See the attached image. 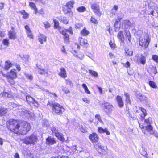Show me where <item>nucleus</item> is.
<instances>
[{
  "instance_id": "1",
  "label": "nucleus",
  "mask_w": 158,
  "mask_h": 158,
  "mask_svg": "<svg viewBox=\"0 0 158 158\" xmlns=\"http://www.w3.org/2000/svg\"><path fill=\"white\" fill-rule=\"evenodd\" d=\"M21 121L11 119L7 123L8 129L11 131L17 134H19Z\"/></svg>"
},
{
  "instance_id": "2",
  "label": "nucleus",
  "mask_w": 158,
  "mask_h": 158,
  "mask_svg": "<svg viewBox=\"0 0 158 158\" xmlns=\"http://www.w3.org/2000/svg\"><path fill=\"white\" fill-rule=\"evenodd\" d=\"M31 128V127L30 123L25 121H21L19 134L25 135L30 130Z\"/></svg>"
},
{
  "instance_id": "3",
  "label": "nucleus",
  "mask_w": 158,
  "mask_h": 158,
  "mask_svg": "<svg viewBox=\"0 0 158 158\" xmlns=\"http://www.w3.org/2000/svg\"><path fill=\"white\" fill-rule=\"evenodd\" d=\"M52 107V112L55 115H61L65 111L62 106L58 103L53 104Z\"/></svg>"
},
{
  "instance_id": "4",
  "label": "nucleus",
  "mask_w": 158,
  "mask_h": 158,
  "mask_svg": "<svg viewBox=\"0 0 158 158\" xmlns=\"http://www.w3.org/2000/svg\"><path fill=\"white\" fill-rule=\"evenodd\" d=\"M23 142L26 144H34L38 141L37 136L34 134L27 136L23 139Z\"/></svg>"
},
{
  "instance_id": "5",
  "label": "nucleus",
  "mask_w": 158,
  "mask_h": 158,
  "mask_svg": "<svg viewBox=\"0 0 158 158\" xmlns=\"http://www.w3.org/2000/svg\"><path fill=\"white\" fill-rule=\"evenodd\" d=\"M51 130L53 135H54L59 140L62 141H64L65 140V139L63 137V134L60 132L57 129L53 127L51 128Z\"/></svg>"
},
{
  "instance_id": "6",
  "label": "nucleus",
  "mask_w": 158,
  "mask_h": 158,
  "mask_svg": "<svg viewBox=\"0 0 158 158\" xmlns=\"http://www.w3.org/2000/svg\"><path fill=\"white\" fill-rule=\"evenodd\" d=\"M59 31L64 35L65 41L66 42H68L69 39V35L66 33V32H68L69 34H72V29L70 28L68 30L65 29L64 28L60 27L59 29Z\"/></svg>"
},
{
  "instance_id": "7",
  "label": "nucleus",
  "mask_w": 158,
  "mask_h": 158,
  "mask_svg": "<svg viewBox=\"0 0 158 158\" xmlns=\"http://www.w3.org/2000/svg\"><path fill=\"white\" fill-rule=\"evenodd\" d=\"M150 41V39L148 36L142 38L139 41L140 46L144 47L145 48L148 47Z\"/></svg>"
},
{
  "instance_id": "8",
  "label": "nucleus",
  "mask_w": 158,
  "mask_h": 158,
  "mask_svg": "<svg viewBox=\"0 0 158 158\" xmlns=\"http://www.w3.org/2000/svg\"><path fill=\"white\" fill-rule=\"evenodd\" d=\"M91 6L93 12L98 16H100L102 12L100 11L99 6L97 4L93 3L91 4Z\"/></svg>"
},
{
  "instance_id": "9",
  "label": "nucleus",
  "mask_w": 158,
  "mask_h": 158,
  "mask_svg": "<svg viewBox=\"0 0 158 158\" xmlns=\"http://www.w3.org/2000/svg\"><path fill=\"white\" fill-rule=\"evenodd\" d=\"M103 107L104 111L107 113H110L113 110V106L109 102L105 103L104 104Z\"/></svg>"
},
{
  "instance_id": "10",
  "label": "nucleus",
  "mask_w": 158,
  "mask_h": 158,
  "mask_svg": "<svg viewBox=\"0 0 158 158\" xmlns=\"http://www.w3.org/2000/svg\"><path fill=\"white\" fill-rule=\"evenodd\" d=\"M15 69H12L8 75H5L2 73L3 76L6 78L10 77L12 78H16L17 77V74Z\"/></svg>"
},
{
  "instance_id": "11",
  "label": "nucleus",
  "mask_w": 158,
  "mask_h": 158,
  "mask_svg": "<svg viewBox=\"0 0 158 158\" xmlns=\"http://www.w3.org/2000/svg\"><path fill=\"white\" fill-rule=\"evenodd\" d=\"M95 147L99 153L101 154L104 153L106 149L105 147L102 146L100 143H98Z\"/></svg>"
},
{
  "instance_id": "12",
  "label": "nucleus",
  "mask_w": 158,
  "mask_h": 158,
  "mask_svg": "<svg viewBox=\"0 0 158 158\" xmlns=\"http://www.w3.org/2000/svg\"><path fill=\"white\" fill-rule=\"evenodd\" d=\"M147 131V133H149L150 134L153 135L156 137L158 138V133L153 130V128L150 125H148L146 128Z\"/></svg>"
},
{
  "instance_id": "13",
  "label": "nucleus",
  "mask_w": 158,
  "mask_h": 158,
  "mask_svg": "<svg viewBox=\"0 0 158 158\" xmlns=\"http://www.w3.org/2000/svg\"><path fill=\"white\" fill-rule=\"evenodd\" d=\"M89 137L90 140L93 143L97 142L99 139V137L98 135L95 133L90 134Z\"/></svg>"
},
{
  "instance_id": "14",
  "label": "nucleus",
  "mask_w": 158,
  "mask_h": 158,
  "mask_svg": "<svg viewBox=\"0 0 158 158\" xmlns=\"http://www.w3.org/2000/svg\"><path fill=\"white\" fill-rule=\"evenodd\" d=\"M26 99L28 103H32L33 104H34L35 106L38 105L37 102L36 101L34 98L28 95H27L26 97Z\"/></svg>"
},
{
  "instance_id": "15",
  "label": "nucleus",
  "mask_w": 158,
  "mask_h": 158,
  "mask_svg": "<svg viewBox=\"0 0 158 158\" xmlns=\"http://www.w3.org/2000/svg\"><path fill=\"white\" fill-rule=\"evenodd\" d=\"M9 38L12 40H15L16 38V33L14 31V27H11V30L8 32Z\"/></svg>"
},
{
  "instance_id": "16",
  "label": "nucleus",
  "mask_w": 158,
  "mask_h": 158,
  "mask_svg": "<svg viewBox=\"0 0 158 158\" xmlns=\"http://www.w3.org/2000/svg\"><path fill=\"white\" fill-rule=\"evenodd\" d=\"M46 143L49 145H52L56 143V141L54 138L48 136L46 139Z\"/></svg>"
},
{
  "instance_id": "17",
  "label": "nucleus",
  "mask_w": 158,
  "mask_h": 158,
  "mask_svg": "<svg viewBox=\"0 0 158 158\" xmlns=\"http://www.w3.org/2000/svg\"><path fill=\"white\" fill-rule=\"evenodd\" d=\"M13 106V107H17V109L19 110V112H23L24 113H26L27 112V111L25 109L23 108L21 106L17 105L15 104H14Z\"/></svg>"
},
{
  "instance_id": "18",
  "label": "nucleus",
  "mask_w": 158,
  "mask_h": 158,
  "mask_svg": "<svg viewBox=\"0 0 158 158\" xmlns=\"http://www.w3.org/2000/svg\"><path fill=\"white\" fill-rule=\"evenodd\" d=\"M58 75L62 78H65L67 77L66 72L64 68L62 67L60 69V72Z\"/></svg>"
},
{
  "instance_id": "19",
  "label": "nucleus",
  "mask_w": 158,
  "mask_h": 158,
  "mask_svg": "<svg viewBox=\"0 0 158 158\" xmlns=\"http://www.w3.org/2000/svg\"><path fill=\"white\" fill-rule=\"evenodd\" d=\"M118 6L117 5H114L113 8L111 10L110 16L113 17L115 15L118 9Z\"/></svg>"
},
{
  "instance_id": "20",
  "label": "nucleus",
  "mask_w": 158,
  "mask_h": 158,
  "mask_svg": "<svg viewBox=\"0 0 158 158\" xmlns=\"http://www.w3.org/2000/svg\"><path fill=\"white\" fill-rule=\"evenodd\" d=\"M116 100L118 102V106L120 107H122L124 106L123 102L122 100V97L119 95L117 96Z\"/></svg>"
},
{
  "instance_id": "21",
  "label": "nucleus",
  "mask_w": 158,
  "mask_h": 158,
  "mask_svg": "<svg viewBox=\"0 0 158 158\" xmlns=\"http://www.w3.org/2000/svg\"><path fill=\"white\" fill-rule=\"evenodd\" d=\"M98 131L100 133H105L107 135H110V132L106 128L103 129L101 127H98Z\"/></svg>"
},
{
  "instance_id": "22",
  "label": "nucleus",
  "mask_w": 158,
  "mask_h": 158,
  "mask_svg": "<svg viewBox=\"0 0 158 158\" xmlns=\"http://www.w3.org/2000/svg\"><path fill=\"white\" fill-rule=\"evenodd\" d=\"M149 71H150V73L152 74H156L157 72L156 67L155 66H151L148 69Z\"/></svg>"
},
{
  "instance_id": "23",
  "label": "nucleus",
  "mask_w": 158,
  "mask_h": 158,
  "mask_svg": "<svg viewBox=\"0 0 158 158\" xmlns=\"http://www.w3.org/2000/svg\"><path fill=\"white\" fill-rule=\"evenodd\" d=\"M38 40L41 44H43L44 42L46 41V37L43 35L40 34L39 36Z\"/></svg>"
},
{
  "instance_id": "24",
  "label": "nucleus",
  "mask_w": 158,
  "mask_h": 158,
  "mask_svg": "<svg viewBox=\"0 0 158 158\" xmlns=\"http://www.w3.org/2000/svg\"><path fill=\"white\" fill-rule=\"evenodd\" d=\"M80 44L82 46H84L87 44V40L85 39L79 37L78 39Z\"/></svg>"
},
{
  "instance_id": "25",
  "label": "nucleus",
  "mask_w": 158,
  "mask_h": 158,
  "mask_svg": "<svg viewBox=\"0 0 158 158\" xmlns=\"http://www.w3.org/2000/svg\"><path fill=\"white\" fill-rule=\"evenodd\" d=\"M124 34L126 37L127 38L129 42H131V35L129 31L127 29H125L124 30Z\"/></svg>"
},
{
  "instance_id": "26",
  "label": "nucleus",
  "mask_w": 158,
  "mask_h": 158,
  "mask_svg": "<svg viewBox=\"0 0 158 158\" xmlns=\"http://www.w3.org/2000/svg\"><path fill=\"white\" fill-rule=\"evenodd\" d=\"M139 123L140 127L142 129V132L144 133V134L145 135H147V131L146 129V128L148 127V126H145V124H144L143 125V124H141L139 122Z\"/></svg>"
},
{
  "instance_id": "27",
  "label": "nucleus",
  "mask_w": 158,
  "mask_h": 158,
  "mask_svg": "<svg viewBox=\"0 0 158 158\" xmlns=\"http://www.w3.org/2000/svg\"><path fill=\"white\" fill-rule=\"evenodd\" d=\"M117 36L118 39L122 42H123L124 41V37L122 31H120L118 33Z\"/></svg>"
},
{
  "instance_id": "28",
  "label": "nucleus",
  "mask_w": 158,
  "mask_h": 158,
  "mask_svg": "<svg viewBox=\"0 0 158 158\" xmlns=\"http://www.w3.org/2000/svg\"><path fill=\"white\" fill-rule=\"evenodd\" d=\"M12 64L9 60L6 61L5 63L4 69L6 70H8L12 66Z\"/></svg>"
},
{
  "instance_id": "29",
  "label": "nucleus",
  "mask_w": 158,
  "mask_h": 158,
  "mask_svg": "<svg viewBox=\"0 0 158 158\" xmlns=\"http://www.w3.org/2000/svg\"><path fill=\"white\" fill-rule=\"evenodd\" d=\"M40 89L44 91V92L46 93V94H47L48 95H50V94H52L53 96L54 97H57V94L55 93H51L49 92L48 90L44 89L43 88H41Z\"/></svg>"
},
{
  "instance_id": "30",
  "label": "nucleus",
  "mask_w": 158,
  "mask_h": 158,
  "mask_svg": "<svg viewBox=\"0 0 158 158\" xmlns=\"http://www.w3.org/2000/svg\"><path fill=\"white\" fill-rule=\"evenodd\" d=\"M81 33L82 35L86 36L89 34V32L88 31L86 30L85 27L81 31Z\"/></svg>"
},
{
  "instance_id": "31",
  "label": "nucleus",
  "mask_w": 158,
  "mask_h": 158,
  "mask_svg": "<svg viewBox=\"0 0 158 158\" xmlns=\"http://www.w3.org/2000/svg\"><path fill=\"white\" fill-rule=\"evenodd\" d=\"M74 1H71L68 2L65 6L69 8V9H71L73 7V5L74 4Z\"/></svg>"
},
{
  "instance_id": "32",
  "label": "nucleus",
  "mask_w": 158,
  "mask_h": 158,
  "mask_svg": "<svg viewBox=\"0 0 158 158\" xmlns=\"http://www.w3.org/2000/svg\"><path fill=\"white\" fill-rule=\"evenodd\" d=\"M29 6L31 8L34 10L35 14H37L38 12L35 3L33 2H30Z\"/></svg>"
},
{
  "instance_id": "33",
  "label": "nucleus",
  "mask_w": 158,
  "mask_h": 158,
  "mask_svg": "<svg viewBox=\"0 0 158 158\" xmlns=\"http://www.w3.org/2000/svg\"><path fill=\"white\" fill-rule=\"evenodd\" d=\"M7 109L3 107L0 108V116L3 115L7 113Z\"/></svg>"
},
{
  "instance_id": "34",
  "label": "nucleus",
  "mask_w": 158,
  "mask_h": 158,
  "mask_svg": "<svg viewBox=\"0 0 158 158\" xmlns=\"http://www.w3.org/2000/svg\"><path fill=\"white\" fill-rule=\"evenodd\" d=\"M137 98L141 101L146 100L147 98L145 96L141 94H139L137 95Z\"/></svg>"
},
{
  "instance_id": "35",
  "label": "nucleus",
  "mask_w": 158,
  "mask_h": 158,
  "mask_svg": "<svg viewBox=\"0 0 158 158\" xmlns=\"http://www.w3.org/2000/svg\"><path fill=\"white\" fill-rule=\"evenodd\" d=\"M152 122V119L151 118H149L147 119H146L144 121V123L145 126H148L150 125V124Z\"/></svg>"
},
{
  "instance_id": "36",
  "label": "nucleus",
  "mask_w": 158,
  "mask_h": 158,
  "mask_svg": "<svg viewBox=\"0 0 158 158\" xmlns=\"http://www.w3.org/2000/svg\"><path fill=\"white\" fill-rule=\"evenodd\" d=\"M125 51L126 56H131L133 55V52L132 50L128 49H125Z\"/></svg>"
},
{
  "instance_id": "37",
  "label": "nucleus",
  "mask_w": 158,
  "mask_h": 158,
  "mask_svg": "<svg viewBox=\"0 0 158 158\" xmlns=\"http://www.w3.org/2000/svg\"><path fill=\"white\" fill-rule=\"evenodd\" d=\"M124 95L126 97V102L128 103L131 104V101L128 94L127 93H126L124 94Z\"/></svg>"
},
{
  "instance_id": "38",
  "label": "nucleus",
  "mask_w": 158,
  "mask_h": 158,
  "mask_svg": "<svg viewBox=\"0 0 158 158\" xmlns=\"http://www.w3.org/2000/svg\"><path fill=\"white\" fill-rule=\"evenodd\" d=\"M89 72L90 74L92 76H94L95 77H98V73L96 72L91 70H89Z\"/></svg>"
},
{
  "instance_id": "39",
  "label": "nucleus",
  "mask_w": 158,
  "mask_h": 158,
  "mask_svg": "<svg viewBox=\"0 0 158 158\" xmlns=\"http://www.w3.org/2000/svg\"><path fill=\"white\" fill-rule=\"evenodd\" d=\"M63 10L64 13L65 14H67L69 12H70L71 11V10L65 6L64 7Z\"/></svg>"
},
{
  "instance_id": "40",
  "label": "nucleus",
  "mask_w": 158,
  "mask_h": 158,
  "mask_svg": "<svg viewBox=\"0 0 158 158\" xmlns=\"http://www.w3.org/2000/svg\"><path fill=\"white\" fill-rule=\"evenodd\" d=\"M149 85L152 88H156L157 86L155 83L153 81H150L149 82Z\"/></svg>"
},
{
  "instance_id": "41",
  "label": "nucleus",
  "mask_w": 158,
  "mask_h": 158,
  "mask_svg": "<svg viewBox=\"0 0 158 158\" xmlns=\"http://www.w3.org/2000/svg\"><path fill=\"white\" fill-rule=\"evenodd\" d=\"M143 151L141 152V154L144 157H145L146 158H148V155L147 154V152L145 150V148H143Z\"/></svg>"
},
{
  "instance_id": "42",
  "label": "nucleus",
  "mask_w": 158,
  "mask_h": 158,
  "mask_svg": "<svg viewBox=\"0 0 158 158\" xmlns=\"http://www.w3.org/2000/svg\"><path fill=\"white\" fill-rule=\"evenodd\" d=\"M77 10L79 12H84L86 10V9L85 7L82 6L77 8Z\"/></svg>"
},
{
  "instance_id": "43",
  "label": "nucleus",
  "mask_w": 158,
  "mask_h": 158,
  "mask_svg": "<svg viewBox=\"0 0 158 158\" xmlns=\"http://www.w3.org/2000/svg\"><path fill=\"white\" fill-rule=\"evenodd\" d=\"M76 57L82 60L84 57V55L83 53L79 52L78 54L76 55Z\"/></svg>"
},
{
  "instance_id": "44",
  "label": "nucleus",
  "mask_w": 158,
  "mask_h": 158,
  "mask_svg": "<svg viewBox=\"0 0 158 158\" xmlns=\"http://www.w3.org/2000/svg\"><path fill=\"white\" fill-rule=\"evenodd\" d=\"M53 21L54 23V27L56 28H58L59 30L60 27H59V23L58 21L56 19H53Z\"/></svg>"
},
{
  "instance_id": "45",
  "label": "nucleus",
  "mask_w": 158,
  "mask_h": 158,
  "mask_svg": "<svg viewBox=\"0 0 158 158\" xmlns=\"http://www.w3.org/2000/svg\"><path fill=\"white\" fill-rule=\"evenodd\" d=\"M139 60L140 63L144 65L145 64L146 62V58L144 56H142L140 58Z\"/></svg>"
},
{
  "instance_id": "46",
  "label": "nucleus",
  "mask_w": 158,
  "mask_h": 158,
  "mask_svg": "<svg viewBox=\"0 0 158 158\" xmlns=\"http://www.w3.org/2000/svg\"><path fill=\"white\" fill-rule=\"evenodd\" d=\"M2 95L4 97H8L10 98L11 97V94L8 93L7 92H4L2 94Z\"/></svg>"
},
{
  "instance_id": "47",
  "label": "nucleus",
  "mask_w": 158,
  "mask_h": 158,
  "mask_svg": "<svg viewBox=\"0 0 158 158\" xmlns=\"http://www.w3.org/2000/svg\"><path fill=\"white\" fill-rule=\"evenodd\" d=\"M2 43L4 45L8 46L9 44V40L7 39H4L2 41Z\"/></svg>"
},
{
  "instance_id": "48",
  "label": "nucleus",
  "mask_w": 158,
  "mask_h": 158,
  "mask_svg": "<svg viewBox=\"0 0 158 158\" xmlns=\"http://www.w3.org/2000/svg\"><path fill=\"white\" fill-rule=\"evenodd\" d=\"M43 24L44 25V27L45 28H47L50 27V24L49 23L48 21H46L43 23Z\"/></svg>"
},
{
  "instance_id": "49",
  "label": "nucleus",
  "mask_w": 158,
  "mask_h": 158,
  "mask_svg": "<svg viewBox=\"0 0 158 158\" xmlns=\"http://www.w3.org/2000/svg\"><path fill=\"white\" fill-rule=\"evenodd\" d=\"M22 14L23 15V18L25 19L29 17V14L26 12L24 10L22 12Z\"/></svg>"
},
{
  "instance_id": "50",
  "label": "nucleus",
  "mask_w": 158,
  "mask_h": 158,
  "mask_svg": "<svg viewBox=\"0 0 158 158\" xmlns=\"http://www.w3.org/2000/svg\"><path fill=\"white\" fill-rule=\"evenodd\" d=\"M79 129L82 133H85L87 132L86 130L84 128V127L82 125H81L79 126Z\"/></svg>"
},
{
  "instance_id": "51",
  "label": "nucleus",
  "mask_w": 158,
  "mask_h": 158,
  "mask_svg": "<svg viewBox=\"0 0 158 158\" xmlns=\"http://www.w3.org/2000/svg\"><path fill=\"white\" fill-rule=\"evenodd\" d=\"M61 21L64 24H67L68 23L69 21L68 19L65 17H63L61 18Z\"/></svg>"
},
{
  "instance_id": "52",
  "label": "nucleus",
  "mask_w": 158,
  "mask_h": 158,
  "mask_svg": "<svg viewBox=\"0 0 158 158\" xmlns=\"http://www.w3.org/2000/svg\"><path fill=\"white\" fill-rule=\"evenodd\" d=\"M152 59L156 62L158 63V56L154 55L152 56Z\"/></svg>"
},
{
  "instance_id": "53",
  "label": "nucleus",
  "mask_w": 158,
  "mask_h": 158,
  "mask_svg": "<svg viewBox=\"0 0 158 158\" xmlns=\"http://www.w3.org/2000/svg\"><path fill=\"white\" fill-rule=\"evenodd\" d=\"M25 75L27 78L28 79L30 80H31L33 79V76L29 74L25 73Z\"/></svg>"
},
{
  "instance_id": "54",
  "label": "nucleus",
  "mask_w": 158,
  "mask_h": 158,
  "mask_svg": "<svg viewBox=\"0 0 158 158\" xmlns=\"http://www.w3.org/2000/svg\"><path fill=\"white\" fill-rule=\"evenodd\" d=\"M27 35L30 38H33V36L31 31L26 32Z\"/></svg>"
},
{
  "instance_id": "55",
  "label": "nucleus",
  "mask_w": 158,
  "mask_h": 158,
  "mask_svg": "<svg viewBox=\"0 0 158 158\" xmlns=\"http://www.w3.org/2000/svg\"><path fill=\"white\" fill-rule=\"evenodd\" d=\"M90 21L95 24H97L98 23L97 20L93 16H92L91 18Z\"/></svg>"
},
{
  "instance_id": "56",
  "label": "nucleus",
  "mask_w": 158,
  "mask_h": 158,
  "mask_svg": "<svg viewBox=\"0 0 158 158\" xmlns=\"http://www.w3.org/2000/svg\"><path fill=\"white\" fill-rule=\"evenodd\" d=\"M82 100L86 102V103L89 104L90 103V100L89 99L87 98H83L82 99Z\"/></svg>"
},
{
  "instance_id": "57",
  "label": "nucleus",
  "mask_w": 158,
  "mask_h": 158,
  "mask_svg": "<svg viewBox=\"0 0 158 158\" xmlns=\"http://www.w3.org/2000/svg\"><path fill=\"white\" fill-rule=\"evenodd\" d=\"M7 78L8 79V81L11 84H14V82L13 80V79H14L15 78H10V77H8Z\"/></svg>"
},
{
  "instance_id": "58",
  "label": "nucleus",
  "mask_w": 158,
  "mask_h": 158,
  "mask_svg": "<svg viewBox=\"0 0 158 158\" xmlns=\"http://www.w3.org/2000/svg\"><path fill=\"white\" fill-rule=\"evenodd\" d=\"M43 126L47 127L49 126V124L47 120H46L44 122H43Z\"/></svg>"
},
{
  "instance_id": "59",
  "label": "nucleus",
  "mask_w": 158,
  "mask_h": 158,
  "mask_svg": "<svg viewBox=\"0 0 158 158\" xmlns=\"http://www.w3.org/2000/svg\"><path fill=\"white\" fill-rule=\"evenodd\" d=\"M109 44L112 48H114L115 47V44L112 42L110 41Z\"/></svg>"
},
{
  "instance_id": "60",
  "label": "nucleus",
  "mask_w": 158,
  "mask_h": 158,
  "mask_svg": "<svg viewBox=\"0 0 158 158\" xmlns=\"http://www.w3.org/2000/svg\"><path fill=\"white\" fill-rule=\"evenodd\" d=\"M82 26V24L79 23H76L75 25V28L78 29L80 28Z\"/></svg>"
},
{
  "instance_id": "61",
  "label": "nucleus",
  "mask_w": 158,
  "mask_h": 158,
  "mask_svg": "<svg viewBox=\"0 0 158 158\" xmlns=\"http://www.w3.org/2000/svg\"><path fill=\"white\" fill-rule=\"evenodd\" d=\"M61 51L63 53L66 54V52L64 46H62L61 48Z\"/></svg>"
},
{
  "instance_id": "62",
  "label": "nucleus",
  "mask_w": 158,
  "mask_h": 158,
  "mask_svg": "<svg viewBox=\"0 0 158 158\" xmlns=\"http://www.w3.org/2000/svg\"><path fill=\"white\" fill-rule=\"evenodd\" d=\"M95 118H97L99 122H102V121L101 119L100 116L99 115H95Z\"/></svg>"
},
{
  "instance_id": "63",
  "label": "nucleus",
  "mask_w": 158,
  "mask_h": 158,
  "mask_svg": "<svg viewBox=\"0 0 158 158\" xmlns=\"http://www.w3.org/2000/svg\"><path fill=\"white\" fill-rule=\"evenodd\" d=\"M147 2L148 3V5L149 6L151 7L152 6V5H151V3L153 4V3L150 0H147Z\"/></svg>"
},
{
  "instance_id": "64",
  "label": "nucleus",
  "mask_w": 158,
  "mask_h": 158,
  "mask_svg": "<svg viewBox=\"0 0 158 158\" xmlns=\"http://www.w3.org/2000/svg\"><path fill=\"white\" fill-rule=\"evenodd\" d=\"M63 90L64 91L66 94H69L70 93L69 90L65 88L63 89Z\"/></svg>"
}]
</instances>
